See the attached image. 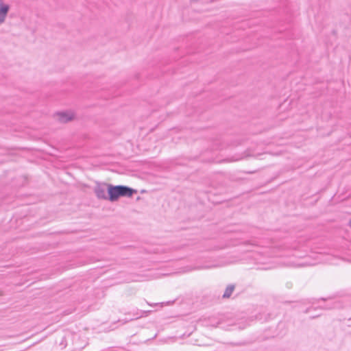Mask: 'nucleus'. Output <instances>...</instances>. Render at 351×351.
Segmentation results:
<instances>
[{
    "instance_id": "obj_10",
    "label": "nucleus",
    "mask_w": 351,
    "mask_h": 351,
    "mask_svg": "<svg viewBox=\"0 0 351 351\" xmlns=\"http://www.w3.org/2000/svg\"><path fill=\"white\" fill-rule=\"evenodd\" d=\"M348 321H349V322H350V321H351V317L348 319Z\"/></svg>"
},
{
    "instance_id": "obj_4",
    "label": "nucleus",
    "mask_w": 351,
    "mask_h": 351,
    "mask_svg": "<svg viewBox=\"0 0 351 351\" xmlns=\"http://www.w3.org/2000/svg\"><path fill=\"white\" fill-rule=\"evenodd\" d=\"M119 186H120L121 197H130L134 193H137L136 190H135L132 188H130L128 186H125V185H119Z\"/></svg>"
},
{
    "instance_id": "obj_6",
    "label": "nucleus",
    "mask_w": 351,
    "mask_h": 351,
    "mask_svg": "<svg viewBox=\"0 0 351 351\" xmlns=\"http://www.w3.org/2000/svg\"><path fill=\"white\" fill-rule=\"evenodd\" d=\"M235 289V285L230 284L227 286L226 290L222 295L223 299L229 298Z\"/></svg>"
},
{
    "instance_id": "obj_7",
    "label": "nucleus",
    "mask_w": 351,
    "mask_h": 351,
    "mask_svg": "<svg viewBox=\"0 0 351 351\" xmlns=\"http://www.w3.org/2000/svg\"><path fill=\"white\" fill-rule=\"evenodd\" d=\"M341 306V303L338 301L333 302L331 305H325L323 306L322 308L324 309H332V308H340Z\"/></svg>"
},
{
    "instance_id": "obj_9",
    "label": "nucleus",
    "mask_w": 351,
    "mask_h": 351,
    "mask_svg": "<svg viewBox=\"0 0 351 351\" xmlns=\"http://www.w3.org/2000/svg\"><path fill=\"white\" fill-rule=\"evenodd\" d=\"M255 171H250V172H248V173H254Z\"/></svg>"
},
{
    "instance_id": "obj_5",
    "label": "nucleus",
    "mask_w": 351,
    "mask_h": 351,
    "mask_svg": "<svg viewBox=\"0 0 351 351\" xmlns=\"http://www.w3.org/2000/svg\"><path fill=\"white\" fill-rule=\"evenodd\" d=\"M9 10L10 5L8 4H4L2 2V0H0V25L5 21Z\"/></svg>"
},
{
    "instance_id": "obj_2",
    "label": "nucleus",
    "mask_w": 351,
    "mask_h": 351,
    "mask_svg": "<svg viewBox=\"0 0 351 351\" xmlns=\"http://www.w3.org/2000/svg\"><path fill=\"white\" fill-rule=\"evenodd\" d=\"M108 184L96 182V185L94 187V193L96 197L99 199L108 200V195L106 191H107V185Z\"/></svg>"
},
{
    "instance_id": "obj_3",
    "label": "nucleus",
    "mask_w": 351,
    "mask_h": 351,
    "mask_svg": "<svg viewBox=\"0 0 351 351\" xmlns=\"http://www.w3.org/2000/svg\"><path fill=\"white\" fill-rule=\"evenodd\" d=\"M56 116L58 121L62 123H68L74 119V114L72 112H58Z\"/></svg>"
},
{
    "instance_id": "obj_8",
    "label": "nucleus",
    "mask_w": 351,
    "mask_h": 351,
    "mask_svg": "<svg viewBox=\"0 0 351 351\" xmlns=\"http://www.w3.org/2000/svg\"><path fill=\"white\" fill-rule=\"evenodd\" d=\"M320 300H323V301H326V298H320Z\"/></svg>"
},
{
    "instance_id": "obj_1",
    "label": "nucleus",
    "mask_w": 351,
    "mask_h": 351,
    "mask_svg": "<svg viewBox=\"0 0 351 351\" xmlns=\"http://www.w3.org/2000/svg\"><path fill=\"white\" fill-rule=\"evenodd\" d=\"M108 200L113 202L117 201L121 197L120 186L112 184L107 185Z\"/></svg>"
}]
</instances>
